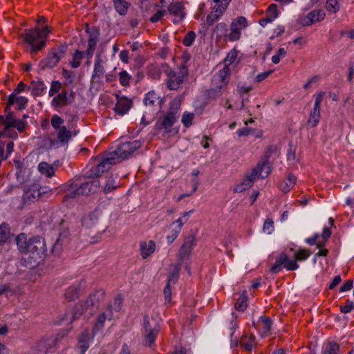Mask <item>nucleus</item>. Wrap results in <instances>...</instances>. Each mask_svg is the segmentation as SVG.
<instances>
[{
  "instance_id": "393cba45",
  "label": "nucleus",
  "mask_w": 354,
  "mask_h": 354,
  "mask_svg": "<svg viewBox=\"0 0 354 354\" xmlns=\"http://www.w3.org/2000/svg\"><path fill=\"white\" fill-rule=\"evenodd\" d=\"M104 62L100 58V55H96V60L94 64L93 73L92 75L93 81H98L102 77L104 74L105 70L104 68Z\"/></svg>"
},
{
  "instance_id": "338daca9",
  "label": "nucleus",
  "mask_w": 354,
  "mask_h": 354,
  "mask_svg": "<svg viewBox=\"0 0 354 354\" xmlns=\"http://www.w3.org/2000/svg\"><path fill=\"white\" fill-rule=\"evenodd\" d=\"M319 0H299L301 6L306 9H309L317 3Z\"/></svg>"
},
{
  "instance_id": "13d9d810",
  "label": "nucleus",
  "mask_w": 354,
  "mask_h": 354,
  "mask_svg": "<svg viewBox=\"0 0 354 354\" xmlns=\"http://www.w3.org/2000/svg\"><path fill=\"white\" fill-rule=\"evenodd\" d=\"M286 55V50L283 48H280L277 53L272 57V62L277 64L280 62L281 57H284Z\"/></svg>"
},
{
  "instance_id": "4468645a",
  "label": "nucleus",
  "mask_w": 354,
  "mask_h": 354,
  "mask_svg": "<svg viewBox=\"0 0 354 354\" xmlns=\"http://www.w3.org/2000/svg\"><path fill=\"white\" fill-rule=\"evenodd\" d=\"M174 271L169 275L167 281V284L164 289V295L165 298L167 301H170L171 298V284H174L178 280V272L180 269V265H174Z\"/></svg>"
},
{
  "instance_id": "a211bd4d",
  "label": "nucleus",
  "mask_w": 354,
  "mask_h": 354,
  "mask_svg": "<svg viewBox=\"0 0 354 354\" xmlns=\"http://www.w3.org/2000/svg\"><path fill=\"white\" fill-rule=\"evenodd\" d=\"M95 307H91V302L87 303V299L84 302H80L75 305L71 316L68 318L71 321L78 318L84 312L88 310L92 313Z\"/></svg>"
},
{
  "instance_id": "f8f14e48",
  "label": "nucleus",
  "mask_w": 354,
  "mask_h": 354,
  "mask_svg": "<svg viewBox=\"0 0 354 354\" xmlns=\"http://www.w3.org/2000/svg\"><path fill=\"white\" fill-rule=\"evenodd\" d=\"M195 243L196 240L194 236H189L187 237L184 243L181 246L179 254L178 255V260L179 261V263L177 265H180L181 266V263L190 255L192 248L195 245Z\"/></svg>"
},
{
  "instance_id": "5701e85b",
  "label": "nucleus",
  "mask_w": 354,
  "mask_h": 354,
  "mask_svg": "<svg viewBox=\"0 0 354 354\" xmlns=\"http://www.w3.org/2000/svg\"><path fill=\"white\" fill-rule=\"evenodd\" d=\"M177 121L175 117L166 114L162 118H160L156 123L158 129H165L169 131L174 123Z\"/></svg>"
},
{
  "instance_id": "2eb2a0df",
  "label": "nucleus",
  "mask_w": 354,
  "mask_h": 354,
  "mask_svg": "<svg viewBox=\"0 0 354 354\" xmlns=\"http://www.w3.org/2000/svg\"><path fill=\"white\" fill-rule=\"evenodd\" d=\"M86 31L89 33L86 55H88V59H91L94 53L96 44L98 41L100 33L98 30L96 28H93L91 31H89L88 26H86Z\"/></svg>"
},
{
  "instance_id": "c756f323",
  "label": "nucleus",
  "mask_w": 354,
  "mask_h": 354,
  "mask_svg": "<svg viewBox=\"0 0 354 354\" xmlns=\"http://www.w3.org/2000/svg\"><path fill=\"white\" fill-rule=\"evenodd\" d=\"M104 291L98 290L91 294L87 298V303L91 302V307L97 308L100 301L104 299Z\"/></svg>"
},
{
  "instance_id": "58836bf2",
  "label": "nucleus",
  "mask_w": 354,
  "mask_h": 354,
  "mask_svg": "<svg viewBox=\"0 0 354 354\" xmlns=\"http://www.w3.org/2000/svg\"><path fill=\"white\" fill-rule=\"evenodd\" d=\"M296 177L293 174H290L283 184L281 185V190L283 192H289L296 184Z\"/></svg>"
},
{
  "instance_id": "ddd939ff",
  "label": "nucleus",
  "mask_w": 354,
  "mask_h": 354,
  "mask_svg": "<svg viewBox=\"0 0 354 354\" xmlns=\"http://www.w3.org/2000/svg\"><path fill=\"white\" fill-rule=\"evenodd\" d=\"M122 300L120 297H116L113 303L102 313L108 320L117 318L118 313L121 310Z\"/></svg>"
},
{
  "instance_id": "e433bc0d",
  "label": "nucleus",
  "mask_w": 354,
  "mask_h": 354,
  "mask_svg": "<svg viewBox=\"0 0 354 354\" xmlns=\"http://www.w3.org/2000/svg\"><path fill=\"white\" fill-rule=\"evenodd\" d=\"M69 186H71V190L69 188L67 189V190L69 192L68 194H66L64 196V201H66L68 198H73L78 197L80 196L86 195L85 191L84 190V188L82 187L81 185L80 186H78L77 188H75V189H73L74 187L73 186V184L70 185Z\"/></svg>"
},
{
  "instance_id": "b1692460",
  "label": "nucleus",
  "mask_w": 354,
  "mask_h": 354,
  "mask_svg": "<svg viewBox=\"0 0 354 354\" xmlns=\"http://www.w3.org/2000/svg\"><path fill=\"white\" fill-rule=\"evenodd\" d=\"M101 212L98 209H95L85 216L82 219V225L87 228H91L97 223Z\"/></svg>"
},
{
  "instance_id": "4be33fe9",
  "label": "nucleus",
  "mask_w": 354,
  "mask_h": 354,
  "mask_svg": "<svg viewBox=\"0 0 354 354\" xmlns=\"http://www.w3.org/2000/svg\"><path fill=\"white\" fill-rule=\"evenodd\" d=\"M168 77L167 84L171 90L177 89L184 80V75L182 73H176L171 71Z\"/></svg>"
},
{
  "instance_id": "052dcab7",
  "label": "nucleus",
  "mask_w": 354,
  "mask_h": 354,
  "mask_svg": "<svg viewBox=\"0 0 354 354\" xmlns=\"http://www.w3.org/2000/svg\"><path fill=\"white\" fill-rule=\"evenodd\" d=\"M267 12H268V16L272 18L273 20L274 19H276L278 16V11H277V6L275 4H271L268 7V8L267 10Z\"/></svg>"
},
{
  "instance_id": "6ab92c4d",
  "label": "nucleus",
  "mask_w": 354,
  "mask_h": 354,
  "mask_svg": "<svg viewBox=\"0 0 354 354\" xmlns=\"http://www.w3.org/2000/svg\"><path fill=\"white\" fill-rule=\"evenodd\" d=\"M330 229L325 227L322 236L315 234L313 237L307 239L306 242L311 245L317 244L318 248H321V245L330 237Z\"/></svg>"
},
{
  "instance_id": "3c124183",
  "label": "nucleus",
  "mask_w": 354,
  "mask_h": 354,
  "mask_svg": "<svg viewBox=\"0 0 354 354\" xmlns=\"http://www.w3.org/2000/svg\"><path fill=\"white\" fill-rule=\"evenodd\" d=\"M194 118V113L185 112L182 116V123L185 127H189L192 125Z\"/></svg>"
},
{
  "instance_id": "0eeeda50",
  "label": "nucleus",
  "mask_w": 354,
  "mask_h": 354,
  "mask_svg": "<svg viewBox=\"0 0 354 354\" xmlns=\"http://www.w3.org/2000/svg\"><path fill=\"white\" fill-rule=\"evenodd\" d=\"M116 164L114 158L109 153L102 159V160L95 167H92L89 171L88 177L94 178L101 176L104 172L108 171L112 165Z\"/></svg>"
},
{
  "instance_id": "aec40b11",
  "label": "nucleus",
  "mask_w": 354,
  "mask_h": 354,
  "mask_svg": "<svg viewBox=\"0 0 354 354\" xmlns=\"http://www.w3.org/2000/svg\"><path fill=\"white\" fill-rule=\"evenodd\" d=\"M271 171V168L268 160L259 162L257 167L254 168L251 174L254 175V178L259 176L261 178L267 177Z\"/></svg>"
},
{
  "instance_id": "69168bd1",
  "label": "nucleus",
  "mask_w": 354,
  "mask_h": 354,
  "mask_svg": "<svg viewBox=\"0 0 354 354\" xmlns=\"http://www.w3.org/2000/svg\"><path fill=\"white\" fill-rule=\"evenodd\" d=\"M41 343L44 344V347L46 349L50 348L55 345V338L50 337L44 339Z\"/></svg>"
},
{
  "instance_id": "1a4fd4ad",
  "label": "nucleus",
  "mask_w": 354,
  "mask_h": 354,
  "mask_svg": "<svg viewBox=\"0 0 354 354\" xmlns=\"http://www.w3.org/2000/svg\"><path fill=\"white\" fill-rule=\"evenodd\" d=\"M247 25V20L244 17H237L231 23V32L229 34L226 35L225 37L232 41L239 39L241 36V30L245 28Z\"/></svg>"
},
{
  "instance_id": "412c9836",
  "label": "nucleus",
  "mask_w": 354,
  "mask_h": 354,
  "mask_svg": "<svg viewBox=\"0 0 354 354\" xmlns=\"http://www.w3.org/2000/svg\"><path fill=\"white\" fill-rule=\"evenodd\" d=\"M168 10L171 15H173L176 17V18L174 19V23L175 24L179 23L184 18V8L181 2H176L173 4H171L168 8Z\"/></svg>"
},
{
  "instance_id": "bf43d9fd",
  "label": "nucleus",
  "mask_w": 354,
  "mask_h": 354,
  "mask_svg": "<svg viewBox=\"0 0 354 354\" xmlns=\"http://www.w3.org/2000/svg\"><path fill=\"white\" fill-rule=\"evenodd\" d=\"M61 87L62 84L60 82L57 81L53 82L49 91V95L53 96L54 95L57 93L59 91Z\"/></svg>"
},
{
  "instance_id": "a19ab883",
  "label": "nucleus",
  "mask_w": 354,
  "mask_h": 354,
  "mask_svg": "<svg viewBox=\"0 0 354 354\" xmlns=\"http://www.w3.org/2000/svg\"><path fill=\"white\" fill-rule=\"evenodd\" d=\"M319 111L320 109L313 108V110L310 112V118L308 121V124L311 127H315L319 121Z\"/></svg>"
},
{
  "instance_id": "a878e982",
  "label": "nucleus",
  "mask_w": 354,
  "mask_h": 354,
  "mask_svg": "<svg viewBox=\"0 0 354 354\" xmlns=\"http://www.w3.org/2000/svg\"><path fill=\"white\" fill-rule=\"evenodd\" d=\"M140 247L142 257L147 259L155 251L156 243L153 241H143L140 243Z\"/></svg>"
},
{
  "instance_id": "39448f33",
  "label": "nucleus",
  "mask_w": 354,
  "mask_h": 354,
  "mask_svg": "<svg viewBox=\"0 0 354 354\" xmlns=\"http://www.w3.org/2000/svg\"><path fill=\"white\" fill-rule=\"evenodd\" d=\"M51 190L48 187H41L39 184H32L24 190V201L25 203L35 202L44 196L50 194Z\"/></svg>"
},
{
  "instance_id": "7c9ffc66",
  "label": "nucleus",
  "mask_w": 354,
  "mask_h": 354,
  "mask_svg": "<svg viewBox=\"0 0 354 354\" xmlns=\"http://www.w3.org/2000/svg\"><path fill=\"white\" fill-rule=\"evenodd\" d=\"M91 340V336L88 330L84 331L80 335L78 348L80 349L81 354H84L85 351L89 347V342Z\"/></svg>"
},
{
  "instance_id": "e2e57ef3",
  "label": "nucleus",
  "mask_w": 354,
  "mask_h": 354,
  "mask_svg": "<svg viewBox=\"0 0 354 354\" xmlns=\"http://www.w3.org/2000/svg\"><path fill=\"white\" fill-rule=\"evenodd\" d=\"M32 86L34 93L36 95H40L45 88L44 83L41 82H32Z\"/></svg>"
},
{
  "instance_id": "9b49d317",
  "label": "nucleus",
  "mask_w": 354,
  "mask_h": 354,
  "mask_svg": "<svg viewBox=\"0 0 354 354\" xmlns=\"http://www.w3.org/2000/svg\"><path fill=\"white\" fill-rule=\"evenodd\" d=\"M64 55L65 51L63 47L53 49L46 59L41 62V64L44 68H53L57 64L62 57H64Z\"/></svg>"
},
{
  "instance_id": "20e7f679",
  "label": "nucleus",
  "mask_w": 354,
  "mask_h": 354,
  "mask_svg": "<svg viewBox=\"0 0 354 354\" xmlns=\"http://www.w3.org/2000/svg\"><path fill=\"white\" fill-rule=\"evenodd\" d=\"M139 140H133L121 143L116 150L110 152L116 163L120 162L126 158H128L135 151L140 147Z\"/></svg>"
},
{
  "instance_id": "2f4dec72",
  "label": "nucleus",
  "mask_w": 354,
  "mask_h": 354,
  "mask_svg": "<svg viewBox=\"0 0 354 354\" xmlns=\"http://www.w3.org/2000/svg\"><path fill=\"white\" fill-rule=\"evenodd\" d=\"M181 105V100L180 98H174L169 104V111L167 113L169 115L175 117L177 120L179 118V110Z\"/></svg>"
},
{
  "instance_id": "6e6552de",
  "label": "nucleus",
  "mask_w": 354,
  "mask_h": 354,
  "mask_svg": "<svg viewBox=\"0 0 354 354\" xmlns=\"http://www.w3.org/2000/svg\"><path fill=\"white\" fill-rule=\"evenodd\" d=\"M216 5L211 13L207 17V24L212 26L216 21L225 12L230 0H213Z\"/></svg>"
},
{
  "instance_id": "774afa93",
  "label": "nucleus",
  "mask_w": 354,
  "mask_h": 354,
  "mask_svg": "<svg viewBox=\"0 0 354 354\" xmlns=\"http://www.w3.org/2000/svg\"><path fill=\"white\" fill-rule=\"evenodd\" d=\"M15 102L19 104V109L21 110L25 108L28 100L25 97H15Z\"/></svg>"
},
{
  "instance_id": "79ce46f5",
  "label": "nucleus",
  "mask_w": 354,
  "mask_h": 354,
  "mask_svg": "<svg viewBox=\"0 0 354 354\" xmlns=\"http://www.w3.org/2000/svg\"><path fill=\"white\" fill-rule=\"evenodd\" d=\"M259 324H261L263 333L265 335H268L271 330L272 321L264 316L260 317Z\"/></svg>"
},
{
  "instance_id": "37998d69",
  "label": "nucleus",
  "mask_w": 354,
  "mask_h": 354,
  "mask_svg": "<svg viewBox=\"0 0 354 354\" xmlns=\"http://www.w3.org/2000/svg\"><path fill=\"white\" fill-rule=\"evenodd\" d=\"M10 107L8 109V111L5 110V111L7 113V115L5 118L4 124L6 125L7 129L10 127H12V125L15 123V122L18 120L16 119L13 113L10 111Z\"/></svg>"
},
{
  "instance_id": "680f3d73",
  "label": "nucleus",
  "mask_w": 354,
  "mask_h": 354,
  "mask_svg": "<svg viewBox=\"0 0 354 354\" xmlns=\"http://www.w3.org/2000/svg\"><path fill=\"white\" fill-rule=\"evenodd\" d=\"M354 310V303L351 301H347L345 305L340 306V310L343 313H348Z\"/></svg>"
},
{
  "instance_id": "9d476101",
  "label": "nucleus",
  "mask_w": 354,
  "mask_h": 354,
  "mask_svg": "<svg viewBox=\"0 0 354 354\" xmlns=\"http://www.w3.org/2000/svg\"><path fill=\"white\" fill-rule=\"evenodd\" d=\"M143 325L145 330V344L151 346L156 339L158 328L153 320H150L147 317H145Z\"/></svg>"
},
{
  "instance_id": "f257e3e1",
  "label": "nucleus",
  "mask_w": 354,
  "mask_h": 354,
  "mask_svg": "<svg viewBox=\"0 0 354 354\" xmlns=\"http://www.w3.org/2000/svg\"><path fill=\"white\" fill-rule=\"evenodd\" d=\"M237 57L236 50H232L225 59L224 68L215 74L212 81V88L208 90L207 95L209 97L216 98L221 95V89L227 86L229 82V66L233 64Z\"/></svg>"
},
{
  "instance_id": "dca6fc26",
  "label": "nucleus",
  "mask_w": 354,
  "mask_h": 354,
  "mask_svg": "<svg viewBox=\"0 0 354 354\" xmlns=\"http://www.w3.org/2000/svg\"><path fill=\"white\" fill-rule=\"evenodd\" d=\"M74 97L71 93L68 94L66 91H62L52 100V106L55 108L62 107L68 104L72 103Z\"/></svg>"
},
{
  "instance_id": "f3484780",
  "label": "nucleus",
  "mask_w": 354,
  "mask_h": 354,
  "mask_svg": "<svg viewBox=\"0 0 354 354\" xmlns=\"http://www.w3.org/2000/svg\"><path fill=\"white\" fill-rule=\"evenodd\" d=\"M131 100L126 97L117 95V102L115 105V111L121 115L127 113L131 107Z\"/></svg>"
},
{
  "instance_id": "cd10ccee",
  "label": "nucleus",
  "mask_w": 354,
  "mask_h": 354,
  "mask_svg": "<svg viewBox=\"0 0 354 354\" xmlns=\"http://www.w3.org/2000/svg\"><path fill=\"white\" fill-rule=\"evenodd\" d=\"M254 179V175L251 174H247L243 180L236 186L234 191L236 192H242L249 189L253 185Z\"/></svg>"
},
{
  "instance_id": "4c0bfd02",
  "label": "nucleus",
  "mask_w": 354,
  "mask_h": 354,
  "mask_svg": "<svg viewBox=\"0 0 354 354\" xmlns=\"http://www.w3.org/2000/svg\"><path fill=\"white\" fill-rule=\"evenodd\" d=\"M38 169L41 174H44L47 177H52L55 174L54 167L46 162H41L39 163Z\"/></svg>"
},
{
  "instance_id": "72a5a7b5",
  "label": "nucleus",
  "mask_w": 354,
  "mask_h": 354,
  "mask_svg": "<svg viewBox=\"0 0 354 354\" xmlns=\"http://www.w3.org/2000/svg\"><path fill=\"white\" fill-rule=\"evenodd\" d=\"M16 242L19 250L21 252L27 253L29 248V239H27L26 235L24 233L19 234L16 238Z\"/></svg>"
},
{
  "instance_id": "864d4df0",
  "label": "nucleus",
  "mask_w": 354,
  "mask_h": 354,
  "mask_svg": "<svg viewBox=\"0 0 354 354\" xmlns=\"http://www.w3.org/2000/svg\"><path fill=\"white\" fill-rule=\"evenodd\" d=\"M196 38V33L194 31H189L183 39V44L186 46H191Z\"/></svg>"
},
{
  "instance_id": "de8ad7c7",
  "label": "nucleus",
  "mask_w": 354,
  "mask_h": 354,
  "mask_svg": "<svg viewBox=\"0 0 354 354\" xmlns=\"http://www.w3.org/2000/svg\"><path fill=\"white\" fill-rule=\"evenodd\" d=\"M131 79V76L126 71H122L119 73L120 83L123 86H128Z\"/></svg>"
},
{
  "instance_id": "423d86ee",
  "label": "nucleus",
  "mask_w": 354,
  "mask_h": 354,
  "mask_svg": "<svg viewBox=\"0 0 354 354\" xmlns=\"http://www.w3.org/2000/svg\"><path fill=\"white\" fill-rule=\"evenodd\" d=\"M282 268H285L288 270H295L299 266L295 259L290 260L286 254L282 253L277 258L270 270L272 272L277 273L281 270Z\"/></svg>"
},
{
  "instance_id": "09e8293b",
  "label": "nucleus",
  "mask_w": 354,
  "mask_h": 354,
  "mask_svg": "<svg viewBox=\"0 0 354 354\" xmlns=\"http://www.w3.org/2000/svg\"><path fill=\"white\" fill-rule=\"evenodd\" d=\"M79 295V289L76 287H70L68 288L65 292V297L66 299L69 300L75 299L78 297Z\"/></svg>"
},
{
  "instance_id": "c9c22d12",
  "label": "nucleus",
  "mask_w": 354,
  "mask_h": 354,
  "mask_svg": "<svg viewBox=\"0 0 354 354\" xmlns=\"http://www.w3.org/2000/svg\"><path fill=\"white\" fill-rule=\"evenodd\" d=\"M100 181L97 179H94L91 181L86 182L81 185L82 187L84 188L85 191V194H89L91 193H94L97 191V189L100 187Z\"/></svg>"
},
{
  "instance_id": "bb28decb",
  "label": "nucleus",
  "mask_w": 354,
  "mask_h": 354,
  "mask_svg": "<svg viewBox=\"0 0 354 354\" xmlns=\"http://www.w3.org/2000/svg\"><path fill=\"white\" fill-rule=\"evenodd\" d=\"M72 136V131L65 126H62L60 129L57 131V138L63 146L68 143Z\"/></svg>"
},
{
  "instance_id": "603ef678",
  "label": "nucleus",
  "mask_w": 354,
  "mask_h": 354,
  "mask_svg": "<svg viewBox=\"0 0 354 354\" xmlns=\"http://www.w3.org/2000/svg\"><path fill=\"white\" fill-rule=\"evenodd\" d=\"M84 57V53L82 51L77 50L73 56V62L71 63V66L73 68H77L80 64L81 61Z\"/></svg>"
},
{
  "instance_id": "7ed1b4c3",
  "label": "nucleus",
  "mask_w": 354,
  "mask_h": 354,
  "mask_svg": "<svg viewBox=\"0 0 354 354\" xmlns=\"http://www.w3.org/2000/svg\"><path fill=\"white\" fill-rule=\"evenodd\" d=\"M46 245L44 239L39 236L29 239V248L27 253L35 265L39 263L46 256Z\"/></svg>"
},
{
  "instance_id": "c03bdc74",
  "label": "nucleus",
  "mask_w": 354,
  "mask_h": 354,
  "mask_svg": "<svg viewBox=\"0 0 354 354\" xmlns=\"http://www.w3.org/2000/svg\"><path fill=\"white\" fill-rule=\"evenodd\" d=\"M10 236V229L6 225H0V244L5 243Z\"/></svg>"
},
{
  "instance_id": "f03ea898",
  "label": "nucleus",
  "mask_w": 354,
  "mask_h": 354,
  "mask_svg": "<svg viewBox=\"0 0 354 354\" xmlns=\"http://www.w3.org/2000/svg\"><path fill=\"white\" fill-rule=\"evenodd\" d=\"M50 32L48 26H45L42 30L38 28L28 29L25 30V33L21 36L24 41L31 46V53H36L42 49L46 45V38Z\"/></svg>"
},
{
  "instance_id": "0e129e2a",
  "label": "nucleus",
  "mask_w": 354,
  "mask_h": 354,
  "mask_svg": "<svg viewBox=\"0 0 354 354\" xmlns=\"http://www.w3.org/2000/svg\"><path fill=\"white\" fill-rule=\"evenodd\" d=\"M227 31V26L225 23H220V24H217V26H216V32L218 34H220L221 36L223 35H226Z\"/></svg>"
},
{
  "instance_id": "c85d7f7f",
  "label": "nucleus",
  "mask_w": 354,
  "mask_h": 354,
  "mask_svg": "<svg viewBox=\"0 0 354 354\" xmlns=\"http://www.w3.org/2000/svg\"><path fill=\"white\" fill-rule=\"evenodd\" d=\"M161 102L160 97L153 91L147 93L144 99L145 104L150 107L160 104Z\"/></svg>"
},
{
  "instance_id": "473e14b6",
  "label": "nucleus",
  "mask_w": 354,
  "mask_h": 354,
  "mask_svg": "<svg viewBox=\"0 0 354 354\" xmlns=\"http://www.w3.org/2000/svg\"><path fill=\"white\" fill-rule=\"evenodd\" d=\"M113 6L117 12L122 15H126L129 7V3L126 0H113Z\"/></svg>"
},
{
  "instance_id": "5fc2aeb1",
  "label": "nucleus",
  "mask_w": 354,
  "mask_h": 354,
  "mask_svg": "<svg viewBox=\"0 0 354 354\" xmlns=\"http://www.w3.org/2000/svg\"><path fill=\"white\" fill-rule=\"evenodd\" d=\"M310 255L308 250H301L295 254V261H304L306 260Z\"/></svg>"
},
{
  "instance_id": "4d7b16f0",
  "label": "nucleus",
  "mask_w": 354,
  "mask_h": 354,
  "mask_svg": "<svg viewBox=\"0 0 354 354\" xmlns=\"http://www.w3.org/2000/svg\"><path fill=\"white\" fill-rule=\"evenodd\" d=\"M263 232L267 234H271L274 230V222L270 218H267L263 224Z\"/></svg>"
},
{
  "instance_id": "49530a36",
  "label": "nucleus",
  "mask_w": 354,
  "mask_h": 354,
  "mask_svg": "<svg viewBox=\"0 0 354 354\" xmlns=\"http://www.w3.org/2000/svg\"><path fill=\"white\" fill-rule=\"evenodd\" d=\"M235 307L238 310L240 311H243L246 308L247 298L245 297V292H243V294L238 299Z\"/></svg>"
},
{
  "instance_id": "8fccbe9b",
  "label": "nucleus",
  "mask_w": 354,
  "mask_h": 354,
  "mask_svg": "<svg viewBox=\"0 0 354 354\" xmlns=\"http://www.w3.org/2000/svg\"><path fill=\"white\" fill-rule=\"evenodd\" d=\"M51 125L55 130H59L62 128V125L64 123V120L57 115H54L51 118Z\"/></svg>"
},
{
  "instance_id": "f704fd0d",
  "label": "nucleus",
  "mask_w": 354,
  "mask_h": 354,
  "mask_svg": "<svg viewBox=\"0 0 354 354\" xmlns=\"http://www.w3.org/2000/svg\"><path fill=\"white\" fill-rule=\"evenodd\" d=\"M118 177L116 175H111L108 178L104 188V192L106 194L112 192L120 186L119 182H118Z\"/></svg>"
},
{
  "instance_id": "a18cd8bd",
  "label": "nucleus",
  "mask_w": 354,
  "mask_h": 354,
  "mask_svg": "<svg viewBox=\"0 0 354 354\" xmlns=\"http://www.w3.org/2000/svg\"><path fill=\"white\" fill-rule=\"evenodd\" d=\"M316 21L315 11L310 12L305 17L301 19V24L303 26H310Z\"/></svg>"
},
{
  "instance_id": "6e6d98bb",
  "label": "nucleus",
  "mask_w": 354,
  "mask_h": 354,
  "mask_svg": "<svg viewBox=\"0 0 354 354\" xmlns=\"http://www.w3.org/2000/svg\"><path fill=\"white\" fill-rule=\"evenodd\" d=\"M106 317H105V315L103 313H101L98 317L97 318L95 324L93 328L94 332H96L97 330H101L103 326L104 322L106 320Z\"/></svg>"
},
{
  "instance_id": "ea45409f",
  "label": "nucleus",
  "mask_w": 354,
  "mask_h": 354,
  "mask_svg": "<svg viewBox=\"0 0 354 354\" xmlns=\"http://www.w3.org/2000/svg\"><path fill=\"white\" fill-rule=\"evenodd\" d=\"M26 88V85L23 82H20L17 87L14 90L12 94L10 95L9 100L7 106H6V111H8V109L15 102V97L21 91H23Z\"/></svg>"
}]
</instances>
